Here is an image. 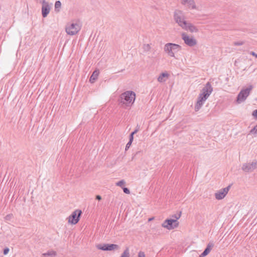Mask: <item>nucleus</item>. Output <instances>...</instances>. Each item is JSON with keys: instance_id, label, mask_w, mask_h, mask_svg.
Listing matches in <instances>:
<instances>
[{"instance_id": "37", "label": "nucleus", "mask_w": 257, "mask_h": 257, "mask_svg": "<svg viewBox=\"0 0 257 257\" xmlns=\"http://www.w3.org/2000/svg\"><path fill=\"white\" fill-rule=\"evenodd\" d=\"M135 134V133H134V132H132V133L131 134V135H132V136H134V135Z\"/></svg>"}, {"instance_id": "8", "label": "nucleus", "mask_w": 257, "mask_h": 257, "mask_svg": "<svg viewBox=\"0 0 257 257\" xmlns=\"http://www.w3.org/2000/svg\"><path fill=\"white\" fill-rule=\"evenodd\" d=\"M81 213L80 210L76 209L68 217V223L76 224L79 221Z\"/></svg>"}, {"instance_id": "15", "label": "nucleus", "mask_w": 257, "mask_h": 257, "mask_svg": "<svg viewBox=\"0 0 257 257\" xmlns=\"http://www.w3.org/2000/svg\"><path fill=\"white\" fill-rule=\"evenodd\" d=\"M50 7L48 4V3L45 4L44 5H43L42 7V16L44 18H45L47 16L48 14L50 13Z\"/></svg>"}, {"instance_id": "27", "label": "nucleus", "mask_w": 257, "mask_h": 257, "mask_svg": "<svg viewBox=\"0 0 257 257\" xmlns=\"http://www.w3.org/2000/svg\"><path fill=\"white\" fill-rule=\"evenodd\" d=\"M123 191L124 193L127 194H130V191L127 188L123 187L122 188Z\"/></svg>"}, {"instance_id": "22", "label": "nucleus", "mask_w": 257, "mask_h": 257, "mask_svg": "<svg viewBox=\"0 0 257 257\" xmlns=\"http://www.w3.org/2000/svg\"><path fill=\"white\" fill-rule=\"evenodd\" d=\"M56 255V252L54 250H51L50 251H48V252L44 253V255H53L55 256Z\"/></svg>"}, {"instance_id": "33", "label": "nucleus", "mask_w": 257, "mask_h": 257, "mask_svg": "<svg viewBox=\"0 0 257 257\" xmlns=\"http://www.w3.org/2000/svg\"><path fill=\"white\" fill-rule=\"evenodd\" d=\"M250 54L252 56H253L255 57L256 58H257V54H256L255 52L252 51V52H250Z\"/></svg>"}, {"instance_id": "2", "label": "nucleus", "mask_w": 257, "mask_h": 257, "mask_svg": "<svg viewBox=\"0 0 257 257\" xmlns=\"http://www.w3.org/2000/svg\"><path fill=\"white\" fill-rule=\"evenodd\" d=\"M136 97L135 92L127 90L120 95L118 101L122 107H128L132 106L134 103Z\"/></svg>"}, {"instance_id": "25", "label": "nucleus", "mask_w": 257, "mask_h": 257, "mask_svg": "<svg viewBox=\"0 0 257 257\" xmlns=\"http://www.w3.org/2000/svg\"><path fill=\"white\" fill-rule=\"evenodd\" d=\"M244 44V42L240 41V42H234L233 43V45L235 46H241Z\"/></svg>"}, {"instance_id": "17", "label": "nucleus", "mask_w": 257, "mask_h": 257, "mask_svg": "<svg viewBox=\"0 0 257 257\" xmlns=\"http://www.w3.org/2000/svg\"><path fill=\"white\" fill-rule=\"evenodd\" d=\"M169 76V74L167 72L162 73L158 77V81L160 82H164L168 78Z\"/></svg>"}, {"instance_id": "31", "label": "nucleus", "mask_w": 257, "mask_h": 257, "mask_svg": "<svg viewBox=\"0 0 257 257\" xmlns=\"http://www.w3.org/2000/svg\"><path fill=\"white\" fill-rule=\"evenodd\" d=\"M252 115L256 118H257V109L254 110L252 112Z\"/></svg>"}, {"instance_id": "38", "label": "nucleus", "mask_w": 257, "mask_h": 257, "mask_svg": "<svg viewBox=\"0 0 257 257\" xmlns=\"http://www.w3.org/2000/svg\"><path fill=\"white\" fill-rule=\"evenodd\" d=\"M153 219V218H149V221H151V220H152Z\"/></svg>"}, {"instance_id": "24", "label": "nucleus", "mask_w": 257, "mask_h": 257, "mask_svg": "<svg viewBox=\"0 0 257 257\" xmlns=\"http://www.w3.org/2000/svg\"><path fill=\"white\" fill-rule=\"evenodd\" d=\"M61 6V3L60 1H56L55 3V9L60 8Z\"/></svg>"}, {"instance_id": "35", "label": "nucleus", "mask_w": 257, "mask_h": 257, "mask_svg": "<svg viewBox=\"0 0 257 257\" xmlns=\"http://www.w3.org/2000/svg\"><path fill=\"white\" fill-rule=\"evenodd\" d=\"M96 199L98 200H100L101 199V197L100 195H97L96 196Z\"/></svg>"}, {"instance_id": "11", "label": "nucleus", "mask_w": 257, "mask_h": 257, "mask_svg": "<svg viewBox=\"0 0 257 257\" xmlns=\"http://www.w3.org/2000/svg\"><path fill=\"white\" fill-rule=\"evenodd\" d=\"M230 187L231 185H229L227 187L217 191L214 194L215 198L217 200L223 199L228 193Z\"/></svg>"}, {"instance_id": "36", "label": "nucleus", "mask_w": 257, "mask_h": 257, "mask_svg": "<svg viewBox=\"0 0 257 257\" xmlns=\"http://www.w3.org/2000/svg\"><path fill=\"white\" fill-rule=\"evenodd\" d=\"M138 131V129H136L134 132L135 134H136Z\"/></svg>"}, {"instance_id": "30", "label": "nucleus", "mask_w": 257, "mask_h": 257, "mask_svg": "<svg viewBox=\"0 0 257 257\" xmlns=\"http://www.w3.org/2000/svg\"><path fill=\"white\" fill-rule=\"evenodd\" d=\"M9 251V248L8 247H6L4 250V254L5 255H6L8 253Z\"/></svg>"}, {"instance_id": "34", "label": "nucleus", "mask_w": 257, "mask_h": 257, "mask_svg": "<svg viewBox=\"0 0 257 257\" xmlns=\"http://www.w3.org/2000/svg\"><path fill=\"white\" fill-rule=\"evenodd\" d=\"M133 140H134V136L131 135H130L129 141H131V142H133Z\"/></svg>"}, {"instance_id": "23", "label": "nucleus", "mask_w": 257, "mask_h": 257, "mask_svg": "<svg viewBox=\"0 0 257 257\" xmlns=\"http://www.w3.org/2000/svg\"><path fill=\"white\" fill-rule=\"evenodd\" d=\"M13 218V215L12 214H9L5 216V220L6 221H11Z\"/></svg>"}, {"instance_id": "1", "label": "nucleus", "mask_w": 257, "mask_h": 257, "mask_svg": "<svg viewBox=\"0 0 257 257\" xmlns=\"http://www.w3.org/2000/svg\"><path fill=\"white\" fill-rule=\"evenodd\" d=\"M212 91L213 88L210 82H207L202 88L198 97L197 101L194 108L195 111H198L201 108L205 101L212 93Z\"/></svg>"}, {"instance_id": "9", "label": "nucleus", "mask_w": 257, "mask_h": 257, "mask_svg": "<svg viewBox=\"0 0 257 257\" xmlns=\"http://www.w3.org/2000/svg\"><path fill=\"white\" fill-rule=\"evenodd\" d=\"M181 36L185 44L188 46L193 47L197 44L196 40L193 37L188 36L185 33H183Z\"/></svg>"}, {"instance_id": "26", "label": "nucleus", "mask_w": 257, "mask_h": 257, "mask_svg": "<svg viewBox=\"0 0 257 257\" xmlns=\"http://www.w3.org/2000/svg\"><path fill=\"white\" fill-rule=\"evenodd\" d=\"M251 133H254L257 134V124L250 131Z\"/></svg>"}, {"instance_id": "21", "label": "nucleus", "mask_w": 257, "mask_h": 257, "mask_svg": "<svg viewBox=\"0 0 257 257\" xmlns=\"http://www.w3.org/2000/svg\"><path fill=\"white\" fill-rule=\"evenodd\" d=\"M125 182L124 180H121L117 182L116 183V185L120 187H122V186L125 185Z\"/></svg>"}, {"instance_id": "20", "label": "nucleus", "mask_w": 257, "mask_h": 257, "mask_svg": "<svg viewBox=\"0 0 257 257\" xmlns=\"http://www.w3.org/2000/svg\"><path fill=\"white\" fill-rule=\"evenodd\" d=\"M120 257H130V251L128 248H126Z\"/></svg>"}, {"instance_id": "6", "label": "nucleus", "mask_w": 257, "mask_h": 257, "mask_svg": "<svg viewBox=\"0 0 257 257\" xmlns=\"http://www.w3.org/2000/svg\"><path fill=\"white\" fill-rule=\"evenodd\" d=\"M173 18L175 22L180 26L181 28L187 22L186 20V17L184 13L180 10H176L173 14Z\"/></svg>"}, {"instance_id": "13", "label": "nucleus", "mask_w": 257, "mask_h": 257, "mask_svg": "<svg viewBox=\"0 0 257 257\" xmlns=\"http://www.w3.org/2000/svg\"><path fill=\"white\" fill-rule=\"evenodd\" d=\"M181 4L189 10H197L194 0H181Z\"/></svg>"}, {"instance_id": "18", "label": "nucleus", "mask_w": 257, "mask_h": 257, "mask_svg": "<svg viewBox=\"0 0 257 257\" xmlns=\"http://www.w3.org/2000/svg\"><path fill=\"white\" fill-rule=\"evenodd\" d=\"M99 72L98 70H95L93 73L92 74L91 76L90 77L89 81L90 83H94L95 80L97 79L98 75H99Z\"/></svg>"}, {"instance_id": "16", "label": "nucleus", "mask_w": 257, "mask_h": 257, "mask_svg": "<svg viewBox=\"0 0 257 257\" xmlns=\"http://www.w3.org/2000/svg\"><path fill=\"white\" fill-rule=\"evenodd\" d=\"M214 246V243L212 242H209V243L207 244V246L205 249L204 250V251L201 253L202 256H203L204 257L206 255H207L209 252L211 251V249Z\"/></svg>"}, {"instance_id": "3", "label": "nucleus", "mask_w": 257, "mask_h": 257, "mask_svg": "<svg viewBox=\"0 0 257 257\" xmlns=\"http://www.w3.org/2000/svg\"><path fill=\"white\" fill-rule=\"evenodd\" d=\"M180 212L179 214H174L172 216L173 218L166 219L162 224V226L169 230L177 228L179 225L178 220L181 216Z\"/></svg>"}, {"instance_id": "7", "label": "nucleus", "mask_w": 257, "mask_h": 257, "mask_svg": "<svg viewBox=\"0 0 257 257\" xmlns=\"http://www.w3.org/2000/svg\"><path fill=\"white\" fill-rule=\"evenodd\" d=\"M252 88V85H250L247 88L242 89L237 95L236 102L240 104L244 102L250 94Z\"/></svg>"}, {"instance_id": "32", "label": "nucleus", "mask_w": 257, "mask_h": 257, "mask_svg": "<svg viewBox=\"0 0 257 257\" xmlns=\"http://www.w3.org/2000/svg\"><path fill=\"white\" fill-rule=\"evenodd\" d=\"M37 2L40 3L42 4L43 5H44L45 4L48 3L47 2H46L45 1V0H37Z\"/></svg>"}, {"instance_id": "5", "label": "nucleus", "mask_w": 257, "mask_h": 257, "mask_svg": "<svg viewBox=\"0 0 257 257\" xmlns=\"http://www.w3.org/2000/svg\"><path fill=\"white\" fill-rule=\"evenodd\" d=\"M80 24L76 21H72L67 24L65 31L69 35L73 36L77 34L81 30Z\"/></svg>"}, {"instance_id": "4", "label": "nucleus", "mask_w": 257, "mask_h": 257, "mask_svg": "<svg viewBox=\"0 0 257 257\" xmlns=\"http://www.w3.org/2000/svg\"><path fill=\"white\" fill-rule=\"evenodd\" d=\"M181 49L179 45L168 43L164 45V51L170 57H175V54Z\"/></svg>"}, {"instance_id": "28", "label": "nucleus", "mask_w": 257, "mask_h": 257, "mask_svg": "<svg viewBox=\"0 0 257 257\" xmlns=\"http://www.w3.org/2000/svg\"><path fill=\"white\" fill-rule=\"evenodd\" d=\"M138 257H145V253L143 251H140L138 253Z\"/></svg>"}, {"instance_id": "19", "label": "nucleus", "mask_w": 257, "mask_h": 257, "mask_svg": "<svg viewBox=\"0 0 257 257\" xmlns=\"http://www.w3.org/2000/svg\"><path fill=\"white\" fill-rule=\"evenodd\" d=\"M142 49L144 53H148L152 49L151 44H144Z\"/></svg>"}, {"instance_id": "39", "label": "nucleus", "mask_w": 257, "mask_h": 257, "mask_svg": "<svg viewBox=\"0 0 257 257\" xmlns=\"http://www.w3.org/2000/svg\"><path fill=\"white\" fill-rule=\"evenodd\" d=\"M199 257H204V256H202V254H201V255H200Z\"/></svg>"}, {"instance_id": "14", "label": "nucleus", "mask_w": 257, "mask_h": 257, "mask_svg": "<svg viewBox=\"0 0 257 257\" xmlns=\"http://www.w3.org/2000/svg\"><path fill=\"white\" fill-rule=\"evenodd\" d=\"M182 29L185 31H189L191 33H197L198 32V29L197 27L188 22L185 24V26H184Z\"/></svg>"}, {"instance_id": "10", "label": "nucleus", "mask_w": 257, "mask_h": 257, "mask_svg": "<svg viewBox=\"0 0 257 257\" xmlns=\"http://www.w3.org/2000/svg\"><path fill=\"white\" fill-rule=\"evenodd\" d=\"M96 247L98 249L104 251H111L115 249H118L119 248V246L115 244H99L96 245Z\"/></svg>"}, {"instance_id": "12", "label": "nucleus", "mask_w": 257, "mask_h": 257, "mask_svg": "<svg viewBox=\"0 0 257 257\" xmlns=\"http://www.w3.org/2000/svg\"><path fill=\"white\" fill-rule=\"evenodd\" d=\"M257 168V161L251 163H244L242 165V170L245 172H250Z\"/></svg>"}, {"instance_id": "29", "label": "nucleus", "mask_w": 257, "mask_h": 257, "mask_svg": "<svg viewBox=\"0 0 257 257\" xmlns=\"http://www.w3.org/2000/svg\"><path fill=\"white\" fill-rule=\"evenodd\" d=\"M132 142H131V141H129L127 144L126 145V146H125V150H127L131 146V144H132Z\"/></svg>"}]
</instances>
